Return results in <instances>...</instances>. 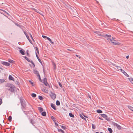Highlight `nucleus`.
Wrapping results in <instances>:
<instances>
[{"label": "nucleus", "mask_w": 133, "mask_h": 133, "mask_svg": "<svg viewBox=\"0 0 133 133\" xmlns=\"http://www.w3.org/2000/svg\"><path fill=\"white\" fill-rule=\"evenodd\" d=\"M7 89L10 91L13 92L14 91L15 89V86L10 84H8L6 85Z\"/></svg>", "instance_id": "obj_1"}, {"label": "nucleus", "mask_w": 133, "mask_h": 133, "mask_svg": "<svg viewBox=\"0 0 133 133\" xmlns=\"http://www.w3.org/2000/svg\"><path fill=\"white\" fill-rule=\"evenodd\" d=\"M109 39L110 40L111 43L115 45H120L119 43L115 40V39L113 37H112V38H109Z\"/></svg>", "instance_id": "obj_2"}, {"label": "nucleus", "mask_w": 133, "mask_h": 133, "mask_svg": "<svg viewBox=\"0 0 133 133\" xmlns=\"http://www.w3.org/2000/svg\"><path fill=\"white\" fill-rule=\"evenodd\" d=\"M43 83L47 87V88L49 89L50 88V86L47 82L46 79V78H44L43 81Z\"/></svg>", "instance_id": "obj_3"}, {"label": "nucleus", "mask_w": 133, "mask_h": 133, "mask_svg": "<svg viewBox=\"0 0 133 133\" xmlns=\"http://www.w3.org/2000/svg\"><path fill=\"white\" fill-rule=\"evenodd\" d=\"M42 37L44 38H47L49 41H50L51 43L52 44H53L54 43V42H52L51 40L49 37L44 35L42 36Z\"/></svg>", "instance_id": "obj_4"}, {"label": "nucleus", "mask_w": 133, "mask_h": 133, "mask_svg": "<svg viewBox=\"0 0 133 133\" xmlns=\"http://www.w3.org/2000/svg\"><path fill=\"white\" fill-rule=\"evenodd\" d=\"M2 63L4 65L6 66H8L10 65V64L7 62H3Z\"/></svg>", "instance_id": "obj_5"}, {"label": "nucleus", "mask_w": 133, "mask_h": 133, "mask_svg": "<svg viewBox=\"0 0 133 133\" xmlns=\"http://www.w3.org/2000/svg\"><path fill=\"white\" fill-rule=\"evenodd\" d=\"M50 96L53 99H55L56 98V96L55 94H54L53 93H51L50 95Z\"/></svg>", "instance_id": "obj_6"}, {"label": "nucleus", "mask_w": 133, "mask_h": 133, "mask_svg": "<svg viewBox=\"0 0 133 133\" xmlns=\"http://www.w3.org/2000/svg\"><path fill=\"white\" fill-rule=\"evenodd\" d=\"M126 76L128 77L129 76V75L123 70H122L121 71Z\"/></svg>", "instance_id": "obj_7"}, {"label": "nucleus", "mask_w": 133, "mask_h": 133, "mask_svg": "<svg viewBox=\"0 0 133 133\" xmlns=\"http://www.w3.org/2000/svg\"><path fill=\"white\" fill-rule=\"evenodd\" d=\"M24 34H25V35H26L27 38V39H28V40H29V41L31 43V44H32V42H31V40H30L29 38V36L26 34V32H25V31H24Z\"/></svg>", "instance_id": "obj_8"}, {"label": "nucleus", "mask_w": 133, "mask_h": 133, "mask_svg": "<svg viewBox=\"0 0 133 133\" xmlns=\"http://www.w3.org/2000/svg\"><path fill=\"white\" fill-rule=\"evenodd\" d=\"M115 67L118 70H120L121 71H122V70H123L122 69L121 67L120 66H118L117 65H115Z\"/></svg>", "instance_id": "obj_9"}, {"label": "nucleus", "mask_w": 133, "mask_h": 133, "mask_svg": "<svg viewBox=\"0 0 133 133\" xmlns=\"http://www.w3.org/2000/svg\"><path fill=\"white\" fill-rule=\"evenodd\" d=\"M9 79L10 80H12L13 81L14 80V78L11 75H10L9 76Z\"/></svg>", "instance_id": "obj_10"}, {"label": "nucleus", "mask_w": 133, "mask_h": 133, "mask_svg": "<svg viewBox=\"0 0 133 133\" xmlns=\"http://www.w3.org/2000/svg\"><path fill=\"white\" fill-rule=\"evenodd\" d=\"M51 107L54 110H56V108L54 104L52 103H51Z\"/></svg>", "instance_id": "obj_11"}, {"label": "nucleus", "mask_w": 133, "mask_h": 133, "mask_svg": "<svg viewBox=\"0 0 133 133\" xmlns=\"http://www.w3.org/2000/svg\"><path fill=\"white\" fill-rule=\"evenodd\" d=\"M116 127H117V129L118 130H121L122 128V127L118 124L117 125Z\"/></svg>", "instance_id": "obj_12"}, {"label": "nucleus", "mask_w": 133, "mask_h": 133, "mask_svg": "<svg viewBox=\"0 0 133 133\" xmlns=\"http://www.w3.org/2000/svg\"><path fill=\"white\" fill-rule=\"evenodd\" d=\"M36 57L38 59V61H39V62L41 63H42V62L41 61V59H39V57H38V56L37 55V54L36 53Z\"/></svg>", "instance_id": "obj_13"}, {"label": "nucleus", "mask_w": 133, "mask_h": 133, "mask_svg": "<svg viewBox=\"0 0 133 133\" xmlns=\"http://www.w3.org/2000/svg\"><path fill=\"white\" fill-rule=\"evenodd\" d=\"M34 72L35 74L37 75V76H38V74H39L38 71L36 70H34Z\"/></svg>", "instance_id": "obj_14"}, {"label": "nucleus", "mask_w": 133, "mask_h": 133, "mask_svg": "<svg viewBox=\"0 0 133 133\" xmlns=\"http://www.w3.org/2000/svg\"><path fill=\"white\" fill-rule=\"evenodd\" d=\"M131 82L133 84V78H128Z\"/></svg>", "instance_id": "obj_15"}, {"label": "nucleus", "mask_w": 133, "mask_h": 133, "mask_svg": "<svg viewBox=\"0 0 133 133\" xmlns=\"http://www.w3.org/2000/svg\"><path fill=\"white\" fill-rule=\"evenodd\" d=\"M38 110H39V111L40 112H42V111H43V109L42 108L38 107Z\"/></svg>", "instance_id": "obj_16"}, {"label": "nucleus", "mask_w": 133, "mask_h": 133, "mask_svg": "<svg viewBox=\"0 0 133 133\" xmlns=\"http://www.w3.org/2000/svg\"><path fill=\"white\" fill-rule=\"evenodd\" d=\"M42 115L44 116H46V113L45 112H43L41 114Z\"/></svg>", "instance_id": "obj_17"}, {"label": "nucleus", "mask_w": 133, "mask_h": 133, "mask_svg": "<svg viewBox=\"0 0 133 133\" xmlns=\"http://www.w3.org/2000/svg\"><path fill=\"white\" fill-rule=\"evenodd\" d=\"M101 116L103 118H105L107 117V116L105 114H101Z\"/></svg>", "instance_id": "obj_18"}, {"label": "nucleus", "mask_w": 133, "mask_h": 133, "mask_svg": "<svg viewBox=\"0 0 133 133\" xmlns=\"http://www.w3.org/2000/svg\"><path fill=\"white\" fill-rule=\"evenodd\" d=\"M20 53L22 55H24V52L22 50H20L19 51Z\"/></svg>", "instance_id": "obj_19"}, {"label": "nucleus", "mask_w": 133, "mask_h": 133, "mask_svg": "<svg viewBox=\"0 0 133 133\" xmlns=\"http://www.w3.org/2000/svg\"><path fill=\"white\" fill-rule=\"evenodd\" d=\"M58 130L59 132H61L62 133H64V131L61 129H58Z\"/></svg>", "instance_id": "obj_20"}, {"label": "nucleus", "mask_w": 133, "mask_h": 133, "mask_svg": "<svg viewBox=\"0 0 133 133\" xmlns=\"http://www.w3.org/2000/svg\"><path fill=\"white\" fill-rule=\"evenodd\" d=\"M108 64L110 66H111V65H112L113 66H115V64L111 63V62H109Z\"/></svg>", "instance_id": "obj_21"}, {"label": "nucleus", "mask_w": 133, "mask_h": 133, "mask_svg": "<svg viewBox=\"0 0 133 133\" xmlns=\"http://www.w3.org/2000/svg\"><path fill=\"white\" fill-rule=\"evenodd\" d=\"M69 115L71 117H74V115L71 113H70Z\"/></svg>", "instance_id": "obj_22"}, {"label": "nucleus", "mask_w": 133, "mask_h": 133, "mask_svg": "<svg viewBox=\"0 0 133 133\" xmlns=\"http://www.w3.org/2000/svg\"><path fill=\"white\" fill-rule=\"evenodd\" d=\"M108 130L109 131L110 133H112V131L111 128H108Z\"/></svg>", "instance_id": "obj_23"}, {"label": "nucleus", "mask_w": 133, "mask_h": 133, "mask_svg": "<svg viewBox=\"0 0 133 133\" xmlns=\"http://www.w3.org/2000/svg\"><path fill=\"white\" fill-rule=\"evenodd\" d=\"M8 120L10 122H11L12 120V117L11 116H9L8 118Z\"/></svg>", "instance_id": "obj_24"}, {"label": "nucleus", "mask_w": 133, "mask_h": 133, "mask_svg": "<svg viewBox=\"0 0 133 133\" xmlns=\"http://www.w3.org/2000/svg\"><path fill=\"white\" fill-rule=\"evenodd\" d=\"M128 108L131 110L133 111V108L131 107V106H128Z\"/></svg>", "instance_id": "obj_25"}, {"label": "nucleus", "mask_w": 133, "mask_h": 133, "mask_svg": "<svg viewBox=\"0 0 133 133\" xmlns=\"http://www.w3.org/2000/svg\"><path fill=\"white\" fill-rule=\"evenodd\" d=\"M97 112L98 113H101L102 112V111L99 110H97Z\"/></svg>", "instance_id": "obj_26"}, {"label": "nucleus", "mask_w": 133, "mask_h": 133, "mask_svg": "<svg viewBox=\"0 0 133 133\" xmlns=\"http://www.w3.org/2000/svg\"><path fill=\"white\" fill-rule=\"evenodd\" d=\"M56 104L57 105H59L60 104V102L58 101H57L56 102Z\"/></svg>", "instance_id": "obj_27"}, {"label": "nucleus", "mask_w": 133, "mask_h": 133, "mask_svg": "<svg viewBox=\"0 0 133 133\" xmlns=\"http://www.w3.org/2000/svg\"><path fill=\"white\" fill-rule=\"evenodd\" d=\"M5 81V80L4 79H0V83H1L4 82Z\"/></svg>", "instance_id": "obj_28"}, {"label": "nucleus", "mask_w": 133, "mask_h": 133, "mask_svg": "<svg viewBox=\"0 0 133 133\" xmlns=\"http://www.w3.org/2000/svg\"><path fill=\"white\" fill-rule=\"evenodd\" d=\"M29 35L31 37V39H32V40H33V41L34 42V39L33 38V37H32V35H31V34L30 33H29Z\"/></svg>", "instance_id": "obj_29"}, {"label": "nucleus", "mask_w": 133, "mask_h": 133, "mask_svg": "<svg viewBox=\"0 0 133 133\" xmlns=\"http://www.w3.org/2000/svg\"><path fill=\"white\" fill-rule=\"evenodd\" d=\"M42 91H44V92L46 93H48V90H46V89H43V90H42Z\"/></svg>", "instance_id": "obj_30"}, {"label": "nucleus", "mask_w": 133, "mask_h": 133, "mask_svg": "<svg viewBox=\"0 0 133 133\" xmlns=\"http://www.w3.org/2000/svg\"><path fill=\"white\" fill-rule=\"evenodd\" d=\"M31 96L33 97H36V94H31Z\"/></svg>", "instance_id": "obj_31"}, {"label": "nucleus", "mask_w": 133, "mask_h": 133, "mask_svg": "<svg viewBox=\"0 0 133 133\" xmlns=\"http://www.w3.org/2000/svg\"><path fill=\"white\" fill-rule=\"evenodd\" d=\"M30 62L33 65L34 67L35 66V65L33 63V62L32 61H30Z\"/></svg>", "instance_id": "obj_32"}, {"label": "nucleus", "mask_w": 133, "mask_h": 133, "mask_svg": "<svg viewBox=\"0 0 133 133\" xmlns=\"http://www.w3.org/2000/svg\"><path fill=\"white\" fill-rule=\"evenodd\" d=\"M112 124L114 126L116 127V126H117V124L116 123H115L114 122H113L112 123Z\"/></svg>", "instance_id": "obj_33"}, {"label": "nucleus", "mask_w": 133, "mask_h": 133, "mask_svg": "<svg viewBox=\"0 0 133 133\" xmlns=\"http://www.w3.org/2000/svg\"><path fill=\"white\" fill-rule=\"evenodd\" d=\"M24 58H25V59H26L29 62H30V61H29V59L26 57V56H25L24 57Z\"/></svg>", "instance_id": "obj_34"}, {"label": "nucleus", "mask_w": 133, "mask_h": 133, "mask_svg": "<svg viewBox=\"0 0 133 133\" xmlns=\"http://www.w3.org/2000/svg\"><path fill=\"white\" fill-rule=\"evenodd\" d=\"M8 61L10 63H12L14 62V61L11 59H9Z\"/></svg>", "instance_id": "obj_35"}, {"label": "nucleus", "mask_w": 133, "mask_h": 133, "mask_svg": "<svg viewBox=\"0 0 133 133\" xmlns=\"http://www.w3.org/2000/svg\"><path fill=\"white\" fill-rule=\"evenodd\" d=\"M39 99L40 100H42L43 99V98L42 97V96H39Z\"/></svg>", "instance_id": "obj_36"}, {"label": "nucleus", "mask_w": 133, "mask_h": 133, "mask_svg": "<svg viewBox=\"0 0 133 133\" xmlns=\"http://www.w3.org/2000/svg\"><path fill=\"white\" fill-rule=\"evenodd\" d=\"M92 128L94 129H95V127L94 124H92Z\"/></svg>", "instance_id": "obj_37"}, {"label": "nucleus", "mask_w": 133, "mask_h": 133, "mask_svg": "<svg viewBox=\"0 0 133 133\" xmlns=\"http://www.w3.org/2000/svg\"><path fill=\"white\" fill-rule=\"evenodd\" d=\"M35 48H36V50L37 52L38 53V54H39V52L38 49V48L37 47H35Z\"/></svg>", "instance_id": "obj_38"}, {"label": "nucleus", "mask_w": 133, "mask_h": 133, "mask_svg": "<svg viewBox=\"0 0 133 133\" xmlns=\"http://www.w3.org/2000/svg\"><path fill=\"white\" fill-rule=\"evenodd\" d=\"M1 10L3 11H4V12H5V13H6L8 15H9V14L6 11H5L4 10H1Z\"/></svg>", "instance_id": "obj_39"}, {"label": "nucleus", "mask_w": 133, "mask_h": 133, "mask_svg": "<svg viewBox=\"0 0 133 133\" xmlns=\"http://www.w3.org/2000/svg\"><path fill=\"white\" fill-rule=\"evenodd\" d=\"M37 76L39 77V80L41 82H42V80H41V77H40V76L39 75V74H38V76Z\"/></svg>", "instance_id": "obj_40"}, {"label": "nucleus", "mask_w": 133, "mask_h": 133, "mask_svg": "<svg viewBox=\"0 0 133 133\" xmlns=\"http://www.w3.org/2000/svg\"><path fill=\"white\" fill-rule=\"evenodd\" d=\"M61 127L63 129H65V127L63 125H60Z\"/></svg>", "instance_id": "obj_41"}, {"label": "nucleus", "mask_w": 133, "mask_h": 133, "mask_svg": "<svg viewBox=\"0 0 133 133\" xmlns=\"http://www.w3.org/2000/svg\"><path fill=\"white\" fill-rule=\"evenodd\" d=\"M58 84L60 87L61 88H62L63 86L61 83L60 82H59Z\"/></svg>", "instance_id": "obj_42"}, {"label": "nucleus", "mask_w": 133, "mask_h": 133, "mask_svg": "<svg viewBox=\"0 0 133 133\" xmlns=\"http://www.w3.org/2000/svg\"><path fill=\"white\" fill-rule=\"evenodd\" d=\"M2 99H0V105L2 104Z\"/></svg>", "instance_id": "obj_43"}, {"label": "nucleus", "mask_w": 133, "mask_h": 133, "mask_svg": "<svg viewBox=\"0 0 133 133\" xmlns=\"http://www.w3.org/2000/svg\"><path fill=\"white\" fill-rule=\"evenodd\" d=\"M51 118H52V119H53V121H55V118H54V117H53V116H52V117H51Z\"/></svg>", "instance_id": "obj_44"}, {"label": "nucleus", "mask_w": 133, "mask_h": 133, "mask_svg": "<svg viewBox=\"0 0 133 133\" xmlns=\"http://www.w3.org/2000/svg\"><path fill=\"white\" fill-rule=\"evenodd\" d=\"M79 116L80 117L82 118H83V116H82V115L81 114H80V115H79Z\"/></svg>", "instance_id": "obj_45"}, {"label": "nucleus", "mask_w": 133, "mask_h": 133, "mask_svg": "<svg viewBox=\"0 0 133 133\" xmlns=\"http://www.w3.org/2000/svg\"><path fill=\"white\" fill-rule=\"evenodd\" d=\"M106 36L108 37H111V36L110 35H106Z\"/></svg>", "instance_id": "obj_46"}, {"label": "nucleus", "mask_w": 133, "mask_h": 133, "mask_svg": "<svg viewBox=\"0 0 133 133\" xmlns=\"http://www.w3.org/2000/svg\"><path fill=\"white\" fill-rule=\"evenodd\" d=\"M54 69H56V65L55 63L54 64Z\"/></svg>", "instance_id": "obj_47"}, {"label": "nucleus", "mask_w": 133, "mask_h": 133, "mask_svg": "<svg viewBox=\"0 0 133 133\" xmlns=\"http://www.w3.org/2000/svg\"><path fill=\"white\" fill-rule=\"evenodd\" d=\"M129 58V56L128 55V56H126V58H127V59H128Z\"/></svg>", "instance_id": "obj_48"}, {"label": "nucleus", "mask_w": 133, "mask_h": 133, "mask_svg": "<svg viewBox=\"0 0 133 133\" xmlns=\"http://www.w3.org/2000/svg\"><path fill=\"white\" fill-rule=\"evenodd\" d=\"M55 125H57V126H58V124L57 123H56V122H55Z\"/></svg>", "instance_id": "obj_49"}, {"label": "nucleus", "mask_w": 133, "mask_h": 133, "mask_svg": "<svg viewBox=\"0 0 133 133\" xmlns=\"http://www.w3.org/2000/svg\"><path fill=\"white\" fill-rule=\"evenodd\" d=\"M26 54L28 56H29V53L27 51V52H26Z\"/></svg>", "instance_id": "obj_50"}, {"label": "nucleus", "mask_w": 133, "mask_h": 133, "mask_svg": "<svg viewBox=\"0 0 133 133\" xmlns=\"http://www.w3.org/2000/svg\"><path fill=\"white\" fill-rule=\"evenodd\" d=\"M0 69H1V70H3V68H1L0 66Z\"/></svg>", "instance_id": "obj_51"}, {"label": "nucleus", "mask_w": 133, "mask_h": 133, "mask_svg": "<svg viewBox=\"0 0 133 133\" xmlns=\"http://www.w3.org/2000/svg\"><path fill=\"white\" fill-rule=\"evenodd\" d=\"M131 97L133 99V94H132L131 95Z\"/></svg>", "instance_id": "obj_52"}, {"label": "nucleus", "mask_w": 133, "mask_h": 133, "mask_svg": "<svg viewBox=\"0 0 133 133\" xmlns=\"http://www.w3.org/2000/svg\"><path fill=\"white\" fill-rule=\"evenodd\" d=\"M67 50H69V51H72V50H70L69 49H67Z\"/></svg>", "instance_id": "obj_53"}, {"label": "nucleus", "mask_w": 133, "mask_h": 133, "mask_svg": "<svg viewBox=\"0 0 133 133\" xmlns=\"http://www.w3.org/2000/svg\"><path fill=\"white\" fill-rule=\"evenodd\" d=\"M99 118L101 120H103V119L102 118H101L100 117H99Z\"/></svg>", "instance_id": "obj_54"}, {"label": "nucleus", "mask_w": 133, "mask_h": 133, "mask_svg": "<svg viewBox=\"0 0 133 133\" xmlns=\"http://www.w3.org/2000/svg\"><path fill=\"white\" fill-rule=\"evenodd\" d=\"M84 120L86 121H87L86 119L85 118H84Z\"/></svg>", "instance_id": "obj_55"}, {"label": "nucleus", "mask_w": 133, "mask_h": 133, "mask_svg": "<svg viewBox=\"0 0 133 133\" xmlns=\"http://www.w3.org/2000/svg\"><path fill=\"white\" fill-rule=\"evenodd\" d=\"M29 82H30L32 84H33V83L32 82H31L30 81Z\"/></svg>", "instance_id": "obj_56"}, {"label": "nucleus", "mask_w": 133, "mask_h": 133, "mask_svg": "<svg viewBox=\"0 0 133 133\" xmlns=\"http://www.w3.org/2000/svg\"><path fill=\"white\" fill-rule=\"evenodd\" d=\"M36 11V12H38V13H39V12L38 11H37V10H36V11Z\"/></svg>", "instance_id": "obj_57"}, {"label": "nucleus", "mask_w": 133, "mask_h": 133, "mask_svg": "<svg viewBox=\"0 0 133 133\" xmlns=\"http://www.w3.org/2000/svg\"><path fill=\"white\" fill-rule=\"evenodd\" d=\"M76 56L77 57H78V55H76Z\"/></svg>", "instance_id": "obj_58"}, {"label": "nucleus", "mask_w": 133, "mask_h": 133, "mask_svg": "<svg viewBox=\"0 0 133 133\" xmlns=\"http://www.w3.org/2000/svg\"><path fill=\"white\" fill-rule=\"evenodd\" d=\"M84 116V117H85L86 118H87L88 117H86V116Z\"/></svg>", "instance_id": "obj_59"}, {"label": "nucleus", "mask_w": 133, "mask_h": 133, "mask_svg": "<svg viewBox=\"0 0 133 133\" xmlns=\"http://www.w3.org/2000/svg\"><path fill=\"white\" fill-rule=\"evenodd\" d=\"M84 117L83 118H82V119H84Z\"/></svg>", "instance_id": "obj_60"}, {"label": "nucleus", "mask_w": 133, "mask_h": 133, "mask_svg": "<svg viewBox=\"0 0 133 133\" xmlns=\"http://www.w3.org/2000/svg\"><path fill=\"white\" fill-rule=\"evenodd\" d=\"M31 123H32V124H33V123H32V121H31Z\"/></svg>", "instance_id": "obj_61"}, {"label": "nucleus", "mask_w": 133, "mask_h": 133, "mask_svg": "<svg viewBox=\"0 0 133 133\" xmlns=\"http://www.w3.org/2000/svg\"><path fill=\"white\" fill-rule=\"evenodd\" d=\"M90 99H91V97H90Z\"/></svg>", "instance_id": "obj_62"}, {"label": "nucleus", "mask_w": 133, "mask_h": 133, "mask_svg": "<svg viewBox=\"0 0 133 133\" xmlns=\"http://www.w3.org/2000/svg\"><path fill=\"white\" fill-rule=\"evenodd\" d=\"M114 68L116 69V68H115V67H114Z\"/></svg>", "instance_id": "obj_63"}, {"label": "nucleus", "mask_w": 133, "mask_h": 133, "mask_svg": "<svg viewBox=\"0 0 133 133\" xmlns=\"http://www.w3.org/2000/svg\"><path fill=\"white\" fill-rule=\"evenodd\" d=\"M106 119L108 120V119Z\"/></svg>", "instance_id": "obj_64"}]
</instances>
